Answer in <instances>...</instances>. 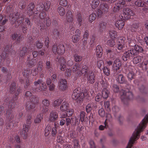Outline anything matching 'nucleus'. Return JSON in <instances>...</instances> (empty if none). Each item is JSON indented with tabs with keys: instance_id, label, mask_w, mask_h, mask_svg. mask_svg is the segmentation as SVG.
<instances>
[{
	"instance_id": "2",
	"label": "nucleus",
	"mask_w": 148,
	"mask_h": 148,
	"mask_svg": "<svg viewBox=\"0 0 148 148\" xmlns=\"http://www.w3.org/2000/svg\"><path fill=\"white\" fill-rule=\"evenodd\" d=\"M81 94L79 89H75L73 91L72 98L74 100H77V102H80L83 100V96Z\"/></svg>"
},
{
	"instance_id": "47",
	"label": "nucleus",
	"mask_w": 148,
	"mask_h": 148,
	"mask_svg": "<svg viewBox=\"0 0 148 148\" xmlns=\"http://www.w3.org/2000/svg\"><path fill=\"white\" fill-rule=\"evenodd\" d=\"M67 2L66 0H60V4L63 6H66L67 5Z\"/></svg>"
},
{
	"instance_id": "3",
	"label": "nucleus",
	"mask_w": 148,
	"mask_h": 148,
	"mask_svg": "<svg viewBox=\"0 0 148 148\" xmlns=\"http://www.w3.org/2000/svg\"><path fill=\"white\" fill-rule=\"evenodd\" d=\"M121 98L122 100L125 98H127L129 99H132L133 98V95L131 92L129 91L128 90L124 91L122 90L120 92Z\"/></svg>"
},
{
	"instance_id": "20",
	"label": "nucleus",
	"mask_w": 148,
	"mask_h": 148,
	"mask_svg": "<svg viewBox=\"0 0 148 148\" xmlns=\"http://www.w3.org/2000/svg\"><path fill=\"white\" fill-rule=\"evenodd\" d=\"M109 93V91L106 88H104L102 90L101 94L104 99H106L108 97Z\"/></svg>"
},
{
	"instance_id": "59",
	"label": "nucleus",
	"mask_w": 148,
	"mask_h": 148,
	"mask_svg": "<svg viewBox=\"0 0 148 148\" xmlns=\"http://www.w3.org/2000/svg\"><path fill=\"white\" fill-rule=\"evenodd\" d=\"M36 44L37 47L39 48H41L42 46V43H41L39 41L36 42Z\"/></svg>"
},
{
	"instance_id": "63",
	"label": "nucleus",
	"mask_w": 148,
	"mask_h": 148,
	"mask_svg": "<svg viewBox=\"0 0 148 148\" xmlns=\"http://www.w3.org/2000/svg\"><path fill=\"white\" fill-rule=\"evenodd\" d=\"M66 125L68 126L71 123V119L69 118H67L66 119Z\"/></svg>"
},
{
	"instance_id": "5",
	"label": "nucleus",
	"mask_w": 148,
	"mask_h": 148,
	"mask_svg": "<svg viewBox=\"0 0 148 148\" xmlns=\"http://www.w3.org/2000/svg\"><path fill=\"white\" fill-rule=\"evenodd\" d=\"M118 42L117 47V49L119 50H124L125 49V45L124 38H120L118 39Z\"/></svg>"
},
{
	"instance_id": "31",
	"label": "nucleus",
	"mask_w": 148,
	"mask_h": 148,
	"mask_svg": "<svg viewBox=\"0 0 148 148\" xmlns=\"http://www.w3.org/2000/svg\"><path fill=\"white\" fill-rule=\"evenodd\" d=\"M99 4V1L98 0H94L91 3L92 7L93 9H95Z\"/></svg>"
},
{
	"instance_id": "24",
	"label": "nucleus",
	"mask_w": 148,
	"mask_h": 148,
	"mask_svg": "<svg viewBox=\"0 0 148 148\" xmlns=\"http://www.w3.org/2000/svg\"><path fill=\"white\" fill-rule=\"evenodd\" d=\"M62 100L61 99H58L55 100L53 103V106L55 107H58L62 102Z\"/></svg>"
},
{
	"instance_id": "61",
	"label": "nucleus",
	"mask_w": 148,
	"mask_h": 148,
	"mask_svg": "<svg viewBox=\"0 0 148 148\" xmlns=\"http://www.w3.org/2000/svg\"><path fill=\"white\" fill-rule=\"evenodd\" d=\"M58 47L56 46H54L52 48V51L53 53L55 54H57V50H58Z\"/></svg>"
},
{
	"instance_id": "57",
	"label": "nucleus",
	"mask_w": 148,
	"mask_h": 148,
	"mask_svg": "<svg viewBox=\"0 0 148 148\" xmlns=\"http://www.w3.org/2000/svg\"><path fill=\"white\" fill-rule=\"evenodd\" d=\"M90 148H95V146L94 142L92 140H90L89 142Z\"/></svg>"
},
{
	"instance_id": "18",
	"label": "nucleus",
	"mask_w": 148,
	"mask_h": 148,
	"mask_svg": "<svg viewBox=\"0 0 148 148\" xmlns=\"http://www.w3.org/2000/svg\"><path fill=\"white\" fill-rule=\"evenodd\" d=\"M60 69L62 71H64L65 69L66 65V63L64 59L63 58L61 59L60 60Z\"/></svg>"
},
{
	"instance_id": "46",
	"label": "nucleus",
	"mask_w": 148,
	"mask_h": 148,
	"mask_svg": "<svg viewBox=\"0 0 148 148\" xmlns=\"http://www.w3.org/2000/svg\"><path fill=\"white\" fill-rule=\"evenodd\" d=\"M42 104L45 106H48L49 105V102L47 99H44L42 101Z\"/></svg>"
},
{
	"instance_id": "15",
	"label": "nucleus",
	"mask_w": 148,
	"mask_h": 148,
	"mask_svg": "<svg viewBox=\"0 0 148 148\" xmlns=\"http://www.w3.org/2000/svg\"><path fill=\"white\" fill-rule=\"evenodd\" d=\"M41 3L43 5V8L45 10H47L49 9L50 5V3L49 1L47 0H42L41 1Z\"/></svg>"
},
{
	"instance_id": "4",
	"label": "nucleus",
	"mask_w": 148,
	"mask_h": 148,
	"mask_svg": "<svg viewBox=\"0 0 148 148\" xmlns=\"http://www.w3.org/2000/svg\"><path fill=\"white\" fill-rule=\"evenodd\" d=\"M123 12V16H121L123 19H128L130 17V16H132L134 15V13L131 10L128 8L124 9Z\"/></svg>"
},
{
	"instance_id": "26",
	"label": "nucleus",
	"mask_w": 148,
	"mask_h": 148,
	"mask_svg": "<svg viewBox=\"0 0 148 148\" xmlns=\"http://www.w3.org/2000/svg\"><path fill=\"white\" fill-rule=\"evenodd\" d=\"M116 40V39L111 38V39L108 40L107 42V44L110 47H114L115 45V41Z\"/></svg>"
},
{
	"instance_id": "40",
	"label": "nucleus",
	"mask_w": 148,
	"mask_h": 148,
	"mask_svg": "<svg viewBox=\"0 0 148 148\" xmlns=\"http://www.w3.org/2000/svg\"><path fill=\"white\" fill-rule=\"evenodd\" d=\"M104 73L106 75L108 76L110 75V71L106 67H104L103 69Z\"/></svg>"
},
{
	"instance_id": "14",
	"label": "nucleus",
	"mask_w": 148,
	"mask_h": 148,
	"mask_svg": "<svg viewBox=\"0 0 148 148\" xmlns=\"http://www.w3.org/2000/svg\"><path fill=\"white\" fill-rule=\"evenodd\" d=\"M58 115L56 112L55 111H52L50 114L49 117V120L51 121H54L57 118Z\"/></svg>"
},
{
	"instance_id": "54",
	"label": "nucleus",
	"mask_w": 148,
	"mask_h": 148,
	"mask_svg": "<svg viewBox=\"0 0 148 148\" xmlns=\"http://www.w3.org/2000/svg\"><path fill=\"white\" fill-rule=\"evenodd\" d=\"M88 35V32L86 31L85 32L83 35V40H84V41L87 40Z\"/></svg>"
},
{
	"instance_id": "6",
	"label": "nucleus",
	"mask_w": 148,
	"mask_h": 148,
	"mask_svg": "<svg viewBox=\"0 0 148 148\" xmlns=\"http://www.w3.org/2000/svg\"><path fill=\"white\" fill-rule=\"evenodd\" d=\"M34 84L37 87L42 86L41 88H39L38 87L36 88V90L37 92H39L40 91L44 90L46 88V86L43 82H41L40 80H38L37 82H34Z\"/></svg>"
},
{
	"instance_id": "25",
	"label": "nucleus",
	"mask_w": 148,
	"mask_h": 148,
	"mask_svg": "<svg viewBox=\"0 0 148 148\" xmlns=\"http://www.w3.org/2000/svg\"><path fill=\"white\" fill-rule=\"evenodd\" d=\"M12 38L14 40L17 39V41H20V39L22 38V37L20 36L16 33H14L11 36Z\"/></svg>"
},
{
	"instance_id": "1",
	"label": "nucleus",
	"mask_w": 148,
	"mask_h": 148,
	"mask_svg": "<svg viewBox=\"0 0 148 148\" xmlns=\"http://www.w3.org/2000/svg\"><path fill=\"white\" fill-rule=\"evenodd\" d=\"M143 51V49L141 47L135 45L133 49L124 53L122 56V59L124 61H126L130 58L136 55L139 52H142Z\"/></svg>"
},
{
	"instance_id": "41",
	"label": "nucleus",
	"mask_w": 148,
	"mask_h": 148,
	"mask_svg": "<svg viewBox=\"0 0 148 148\" xmlns=\"http://www.w3.org/2000/svg\"><path fill=\"white\" fill-rule=\"evenodd\" d=\"M81 94H82V95L83 96V99L84 98L87 99L89 96L88 92L86 90L84 92L82 93H81Z\"/></svg>"
},
{
	"instance_id": "32",
	"label": "nucleus",
	"mask_w": 148,
	"mask_h": 148,
	"mask_svg": "<svg viewBox=\"0 0 148 148\" xmlns=\"http://www.w3.org/2000/svg\"><path fill=\"white\" fill-rule=\"evenodd\" d=\"M27 52L26 48L25 47H23L22 48V50H21L19 53V56L21 57H22L24 56L25 53Z\"/></svg>"
},
{
	"instance_id": "27",
	"label": "nucleus",
	"mask_w": 148,
	"mask_h": 148,
	"mask_svg": "<svg viewBox=\"0 0 148 148\" xmlns=\"http://www.w3.org/2000/svg\"><path fill=\"white\" fill-rule=\"evenodd\" d=\"M143 59V57L141 56H137L133 58V62L135 64H136L140 62Z\"/></svg>"
},
{
	"instance_id": "21",
	"label": "nucleus",
	"mask_w": 148,
	"mask_h": 148,
	"mask_svg": "<svg viewBox=\"0 0 148 148\" xmlns=\"http://www.w3.org/2000/svg\"><path fill=\"white\" fill-rule=\"evenodd\" d=\"M58 49L57 53L62 54L65 52V49L63 45H60L58 46Z\"/></svg>"
},
{
	"instance_id": "56",
	"label": "nucleus",
	"mask_w": 148,
	"mask_h": 148,
	"mask_svg": "<svg viewBox=\"0 0 148 148\" xmlns=\"http://www.w3.org/2000/svg\"><path fill=\"white\" fill-rule=\"evenodd\" d=\"M113 90L114 92H116L119 91V88L116 85H114L113 86Z\"/></svg>"
},
{
	"instance_id": "44",
	"label": "nucleus",
	"mask_w": 148,
	"mask_h": 148,
	"mask_svg": "<svg viewBox=\"0 0 148 148\" xmlns=\"http://www.w3.org/2000/svg\"><path fill=\"white\" fill-rule=\"evenodd\" d=\"M124 2H121V4L118 3L116 5V6L114 7V9L117 8V10H119L120 9V8H121L122 7H123V6L124 5Z\"/></svg>"
},
{
	"instance_id": "7",
	"label": "nucleus",
	"mask_w": 148,
	"mask_h": 148,
	"mask_svg": "<svg viewBox=\"0 0 148 148\" xmlns=\"http://www.w3.org/2000/svg\"><path fill=\"white\" fill-rule=\"evenodd\" d=\"M121 66V63L120 60L119 59H116L114 62L113 66V69L115 73L119 69Z\"/></svg>"
},
{
	"instance_id": "16",
	"label": "nucleus",
	"mask_w": 148,
	"mask_h": 148,
	"mask_svg": "<svg viewBox=\"0 0 148 148\" xmlns=\"http://www.w3.org/2000/svg\"><path fill=\"white\" fill-rule=\"evenodd\" d=\"M69 108V104L66 101H64L60 107V110L62 112L66 111Z\"/></svg>"
},
{
	"instance_id": "38",
	"label": "nucleus",
	"mask_w": 148,
	"mask_h": 148,
	"mask_svg": "<svg viewBox=\"0 0 148 148\" xmlns=\"http://www.w3.org/2000/svg\"><path fill=\"white\" fill-rule=\"evenodd\" d=\"M127 40L129 44L131 43H134V37L132 35L128 36Z\"/></svg>"
},
{
	"instance_id": "13",
	"label": "nucleus",
	"mask_w": 148,
	"mask_h": 148,
	"mask_svg": "<svg viewBox=\"0 0 148 148\" xmlns=\"http://www.w3.org/2000/svg\"><path fill=\"white\" fill-rule=\"evenodd\" d=\"M95 75L93 73H91L88 74L87 77L88 82L92 84L95 81Z\"/></svg>"
},
{
	"instance_id": "17",
	"label": "nucleus",
	"mask_w": 148,
	"mask_h": 148,
	"mask_svg": "<svg viewBox=\"0 0 148 148\" xmlns=\"http://www.w3.org/2000/svg\"><path fill=\"white\" fill-rule=\"evenodd\" d=\"M66 20L68 22L72 23L73 22V15L72 12L70 10H69L66 14Z\"/></svg>"
},
{
	"instance_id": "28",
	"label": "nucleus",
	"mask_w": 148,
	"mask_h": 148,
	"mask_svg": "<svg viewBox=\"0 0 148 148\" xmlns=\"http://www.w3.org/2000/svg\"><path fill=\"white\" fill-rule=\"evenodd\" d=\"M57 11L59 15L61 16H63L65 13L64 9L62 7L60 6L59 7Z\"/></svg>"
},
{
	"instance_id": "60",
	"label": "nucleus",
	"mask_w": 148,
	"mask_h": 148,
	"mask_svg": "<svg viewBox=\"0 0 148 148\" xmlns=\"http://www.w3.org/2000/svg\"><path fill=\"white\" fill-rule=\"evenodd\" d=\"M57 141L59 143H62L63 142L62 137L60 136H58L57 138Z\"/></svg>"
},
{
	"instance_id": "51",
	"label": "nucleus",
	"mask_w": 148,
	"mask_h": 148,
	"mask_svg": "<svg viewBox=\"0 0 148 148\" xmlns=\"http://www.w3.org/2000/svg\"><path fill=\"white\" fill-rule=\"evenodd\" d=\"M81 69V68L78 66L77 65H75L73 67V71L74 72H76L78 70H79V69Z\"/></svg>"
},
{
	"instance_id": "39",
	"label": "nucleus",
	"mask_w": 148,
	"mask_h": 148,
	"mask_svg": "<svg viewBox=\"0 0 148 148\" xmlns=\"http://www.w3.org/2000/svg\"><path fill=\"white\" fill-rule=\"evenodd\" d=\"M99 115L101 117H103L105 115V111L103 109L101 108L98 111Z\"/></svg>"
},
{
	"instance_id": "29",
	"label": "nucleus",
	"mask_w": 148,
	"mask_h": 148,
	"mask_svg": "<svg viewBox=\"0 0 148 148\" xmlns=\"http://www.w3.org/2000/svg\"><path fill=\"white\" fill-rule=\"evenodd\" d=\"M116 79L117 82L121 84L123 83L124 81V78L123 75L121 74L118 75Z\"/></svg>"
},
{
	"instance_id": "23",
	"label": "nucleus",
	"mask_w": 148,
	"mask_h": 148,
	"mask_svg": "<svg viewBox=\"0 0 148 148\" xmlns=\"http://www.w3.org/2000/svg\"><path fill=\"white\" fill-rule=\"evenodd\" d=\"M87 71V70L84 68L82 69L81 70V69L76 72V75L77 76H80L82 74H84V75L86 73Z\"/></svg>"
},
{
	"instance_id": "55",
	"label": "nucleus",
	"mask_w": 148,
	"mask_h": 148,
	"mask_svg": "<svg viewBox=\"0 0 148 148\" xmlns=\"http://www.w3.org/2000/svg\"><path fill=\"white\" fill-rule=\"evenodd\" d=\"M104 106L107 109V110H110V103L108 101H107L104 103Z\"/></svg>"
},
{
	"instance_id": "33",
	"label": "nucleus",
	"mask_w": 148,
	"mask_h": 148,
	"mask_svg": "<svg viewBox=\"0 0 148 148\" xmlns=\"http://www.w3.org/2000/svg\"><path fill=\"white\" fill-rule=\"evenodd\" d=\"M109 34L111 38L114 39L116 37V33L114 31H111L109 32Z\"/></svg>"
},
{
	"instance_id": "34",
	"label": "nucleus",
	"mask_w": 148,
	"mask_h": 148,
	"mask_svg": "<svg viewBox=\"0 0 148 148\" xmlns=\"http://www.w3.org/2000/svg\"><path fill=\"white\" fill-rule=\"evenodd\" d=\"M35 107V105L34 103V101L33 102H29L28 104H27V107L28 110L31 109H33Z\"/></svg>"
},
{
	"instance_id": "58",
	"label": "nucleus",
	"mask_w": 148,
	"mask_h": 148,
	"mask_svg": "<svg viewBox=\"0 0 148 148\" xmlns=\"http://www.w3.org/2000/svg\"><path fill=\"white\" fill-rule=\"evenodd\" d=\"M148 65V61L144 62L142 65V67L143 69H147V65Z\"/></svg>"
},
{
	"instance_id": "30",
	"label": "nucleus",
	"mask_w": 148,
	"mask_h": 148,
	"mask_svg": "<svg viewBox=\"0 0 148 148\" xmlns=\"http://www.w3.org/2000/svg\"><path fill=\"white\" fill-rule=\"evenodd\" d=\"M42 66L41 65L38 66L37 69H35L34 70L32 71V73L33 75H35L37 74L41 70V68Z\"/></svg>"
},
{
	"instance_id": "8",
	"label": "nucleus",
	"mask_w": 148,
	"mask_h": 148,
	"mask_svg": "<svg viewBox=\"0 0 148 148\" xmlns=\"http://www.w3.org/2000/svg\"><path fill=\"white\" fill-rule=\"evenodd\" d=\"M119 18L121 19L118 20L116 22L115 25L119 29H121L123 27L124 25V20L125 19H123L121 16H119Z\"/></svg>"
},
{
	"instance_id": "12",
	"label": "nucleus",
	"mask_w": 148,
	"mask_h": 148,
	"mask_svg": "<svg viewBox=\"0 0 148 148\" xmlns=\"http://www.w3.org/2000/svg\"><path fill=\"white\" fill-rule=\"evenodd\" d=\"M135 4L138 7L144 6L147 10H148V0H144L143 3L140 1H136L135 2Z\"/></svg>"
},
{
	"instance_id": "43",
	"label": "nucleus",
	"mask_w": 148,
	"mask_h": 148,
	"mask_svg": "<svg viewBox=\"0 0 148 148\" xmlns=\"http://www.w3.org/2000/svg\"><path fill=\"white\" fill-rule=\"evenodd\" d=\"M75 60L76 62H79L81 60L82 57L77 55L75 54L74 56Z\"/></svg>"
},
{
	"instance_id": "62",
	"label": "nucleus",
	"mask_w": 148,
	"mask_h": 148,
	"mask_svg": "<svg viewBox=\"0 0 148 148\" xmlns=\"http://www.w3.org/2000/svg\"><path fill=\"white\" fill-rule=\"evenodd\" d=\"M49 43V39L48 37H47L45 39V45L47 47Z\"/></svg>"
},
{
	"instance_id": "52",
	"label": "nucleus",
	"mask_w": 148,
	"mask_h": 148,
	"mask_svg": "<svg viewBox=\"0 0 148 148\" xmlns=\"http://www.w3.org/2000/svg\"><path fill=\"white\" fill-rule=\"evenodd\" d=\"M65 75L67 77L70 76L71 75V71L69 69H67L66 70Z\"/></svg>"
},
{
	"instance_id": "64",
	"label": "nucleus",
	"mask_w": 148,
	"mask_h": 148,
	"mask_svg": "<svg viewBox=\"0 0 148 148\" xmlns=\"http://www.w3.org/2000/svg\"><path fill=\"white\" fill-rule=\"evenodd\" d=\"M72 146L68 144H64L63 145L62 148H71Z\"/></svg>"
},
{
	"instance_id": "53",
	"label": "nucleus",
	"mask_w": 148,
	"mask_h": 148,
	"mask_svg": "<svg viewBox=\"0 0 148 148\" xmlns=\"http://www.w3.org/2000/svg\"><path fill=\"white\" fill-rule=\"evenodd\" d=\"M85 114V112H82L80 113V120L82 122L84 121Z\"/></svg>"
},
{
	"instance_id": "37",
	"label": "nucleus",
	"mask_w": 148,
	"mask_h": 148,
	"mask_svg": "<svg viewBox=\"0 0 148 148\" xmlns=\"http://www.w3.org/2000/svg\"><path fill=\"white\" fill-rule=\"evenodd\" d=\"M66 113L67 114L68 116H71L73 114V110L72 109H68L66 111Z\"/></svg>"
},
{
	"instance_id": "42",
	"label": "nucleus",
	"mask_w": 148,
	"mask_h": 148,
	"mask_svg": "<svg viewBox=\"0 0 148 148\" xmlns=\"http://www.w3.org/2000/svg\"><path fill=\"white\" fill-rule=\"evenodd\" d=\"M51 127L49 126H47L45 130V135L47 136L50 133L51 130Z\"/></svg>"
},
{
	"instance_id": "22",
	"label": "nucleus",
	"mask_w": 148,
	"mask_h": 148,
	"mask_svg": "<svg viewBox=\"0 0 148 148\" xmlns=\"http://www.w3.org/2000/svg\"><path fill=\"white\" fill-rule=\"evenodd\" d=\"M42 115L41 114H39L37 115L34 120V123H40L42 119Z\"/></svg>"
},
{
	"instance_id": "9",
	"label": "nucleus",
	"mask_w": 148,
	"mask_h": 148,
	"mask_svg": "<svg viewBox=\"0 0 148 148\" xmlns=\"http://www.w3.org/2000/svg\"><path fill=\"white\" fill-rule=\"evenodd\" d=\"M108 9V6L106 4H101L100 8L98 10V14L100 15L103 13L107 12Z\"/></svg>"
},
{
	"instance_id": "45",
	"label": "nucleus",
	"mask_w": 148,
	"mask_h": 148,
	"mask_svg": "<svg viewBox=\"0 0 148 148\" xmlns=\"http://www.w3.org/2000/svg\"><path fill=\"white\" fill-rule=\"evenodd\" d=\"M101 94L100 93H98L95 97V100L97 101H99L101 100Z\"/></svg>"
},
{
	"instance_id": "19",
	"label": "nucleus",
	"mask_w": 148,
	"mask_h": 148,
	"mask_svg": "<svg viewBox=\"0 0 148 148\" xmlns=\"http://www.w3.org/2000/svg\"><path fill=\"white\" fill-rule=\"evenodd\" d=\"M102 50L101 47L97 46L96 48V53L97 57H100L102 54Z\"/></svg>"
},
{
	"instance_id": "11",
	"label": "nucleus",
	"mask_w": 148,
	"mask_h": 148,
	"mask_svg": "<svg viewBox=\"0 0 148 148\" xmlns=\"http://www.w3.org/2000/svg\"><path fill=\"white\" fill-rule=\"evenodd\" d=\"M30 127L29 124H25L23 125V130L22 131V136L25 139L27 136V132Z\"/></svg>"
},
{
	"instance_id": "35",
	"label": "nucleus",
	"mask_w": 148,
	"mask_h": 148,
	"mask_svg": "<svg viewBox=\"0 0 148 148\" xmlns=\"http://www.w3.org/2000/svg\"><path fill=\"white\" fill-rule=\"evenodd\" d=\"M79 39V35H75L73 36L72 40L74 42H78Z\"/></svg>"
},
{
	"instance_id": "10",
	"label": "nucleus",
	"mask_w": 148,
	"mask_h": 148,
	"mask_svg": "<svg viewBox=\"0 0 148 148\" xmlns=\"http://www.w3.org/2000/svg\"><path fill=\"white\" fill-rule=\"evenodd\" d=\"M59 88L62 90H64L67 87V82L65 79H61L58 83Z\"/></svg>"
},
{
	"instance_id": "36",
	"label": "nucleus",
	"mask_w": 148,
	"mask_h": 148,
	"mask_svg": "<svg viewBox=\"0 0 148 148\" xmlns=\"http://www.w3.org/2000/svg\"><path fill=\"white\" fill-rule=\"evenodd\" d=\"M96 17V15L95 14H90L89 17V21L92 23L95 19Z\"/></svg>"
},
{
	"instance_id": "48",
	"label": "nucleus",
	"mask_w": 148,
	"mask_h": 148,
	"mask_svg": "<svg viewBox=\"0 0 148 148\" xmlns=\"http://www.w3.org/2000/svg\"><path fill=\"white\" fill-rule=\"evenodd\" d=\"M52 134L53 136L56 135L57 133L56 126V124H54V127L53 128L52 130Z\"/></svg>"
},
{
	"instance_id": "50",
	"label": "nucleus",
	"mask_w": 148,
	"mask_h": 148,
	"mask_svg": "<svg viewBox=\"0 0 148 148\" xmlns=\"http://www.w3.org/2000/svg\"><path fill=\"white\" fill-rule=\"evenodd\" d=\"M134 76V73L132 71L129 73L127 75V77L129 79H131L133 78Z\"/></svg>"
},
{
	"instance_id": "49",
	"label": "nucleus",
	"mask_w": 148,
	"mask_h": 148,
	"mask_svg": "<svg viewBox=\"0 0 148 148\" xmlns=\"http://www.w3.org/2000/svg\"><path fill=\"white\" fill-rule=\"evenodd\" d=\"M92 105L91 104H88L86 106V110L87 112H90L92 109Z\"/></svg>"
}]
</instances>
